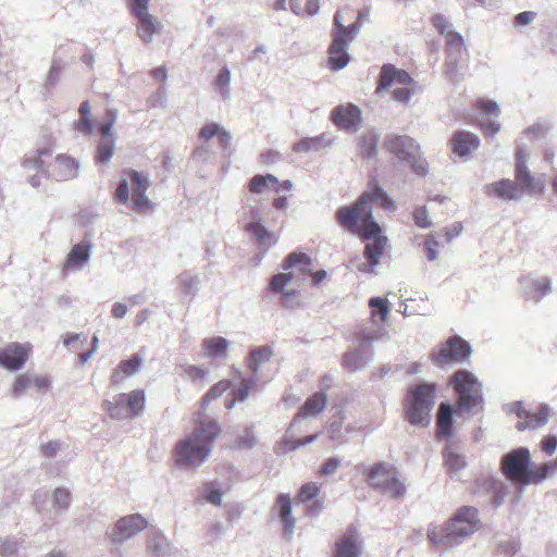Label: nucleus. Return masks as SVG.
Instances as JSON below:
<instances>
[{"mask_svg": "<svg viewBox=\"0 0 557 557\" xmlns=\"http://www.w3.org/2000/svg\"><path fill=\"white\" fill-rule=\"evenodd\" d=\"M313 414V397L307 398L305 405L301 410L294 418L287 434L284 440L278 443L277 450L281 454H286L301 445H305L311 442L312 437L310 435L305 436L304 438L294 440V433L300 428L301 420Z\"/></svg>", "mask_w": 557, "mask_h": 557, "instance_id": "16", "label": "nucleus"}, {"mask_svg": "<svg viewBox=\"0 0 557 557\" xmlns=\"http://www.w3.org/2000/svg\"><path fill=\"white\" fill-rule=\"evenodd\" d=\"M441 246V243L436 239V236L434 234H430L426 236L423 248L426 256V259L429 261H434L438 257V248Z\"/></svg>", "mask_w": 557, "mask_h": 557, "instance_id": "49", "label": "nucleus"}, {"mask_svg": "<svg viewBox=\"0 0 557 557\" xmlns=\"http://www.w3.org/2000/svg\"><path fill=\"white\" fill-rule=\"evenodd\" d=\"M458 399L460 410L470 411L483 401L481 384L478 379L467 370H458L450 380Z\"/></svg>", "mask_w": 557, "mask_h": 557, "instance_id": "12", "label": "nucleus"}, {"mask_svg": "<svg viewBox=\"0 0 557 557\" xmlns=\"http://www.w3.org/2000/svg\"><path fill=\"white\" fill-rule=\"evenodd\" d=\"M255 383L250 379H244L240 385L232 392V399H227L225 407L232 409L236 401H243L247 398L249 391L253 387Z\"/></svg>", "mask_w": 557, "mask_h": 557, "instance_id": "40", "label": "nucleus"}, {"mask_svg": "<svg viewBox=\"0 0 557 557\" xmlns=\"http://www.w3.org/2000/svg\"><path fill=\"white\" fill-rule=\"evenodd\" d=\"M207 494L205 498L208 503L220 506L222 504V493L219 488H214V483L210 482L205 485Z\"/></svg>", "mask_w": 557, "mask_h": 557, "instance_id": "54", "label": "nucleus"}, {"mask_svg": "<svg viewBox=\"0 0 557 557\" xmlns=\"http://www.w3.org/2000/svg\"><path fill=\"white\" fill-rule=\"evenodd\" d=\"M245 231L250 235L253 242L262 250H268L276 243L275 235L268 231L260 222H250L245 226Z\"/></svg>", "mask_w": 557, "mask_h": 557, "instance_id": "29", "label": "nucleus"}, {"mask_svg": "<svg viewBox=\"0 0 557 557\" xmlns=\"http://www.w3.org/2000/svg\"><path fill=\"white\" fill-rule=\"evenodd\" d=\"M444 466L449 473H456L467 466L465 457L453 449L451 446H447L443 451Z\"/></svg>", "mask_w": 557, "mask_h": 557, "instance_id": "39", "label": "nucleus"}, {"mask_svg": "<svg viewBox=\"0 0 557 557\" xmlns=\"http://www.w3.org/2000/svg\"><path fill=\"white\" fill-rule=\"evenodd\" d=\"M362 16V12H355L348 5L336 12L334 16L336 30L329 47L327 58V66L332 71H338L348 64L350 58L347 48L361 27Z\"/></svg>", "mask_w": 557, "mask_h": 557, "instance_id": "3", "label": "nucleus"}, {"mask_svg": "<svg viewBox=\"0 0 557 557\" xmlns=\"http://www.w3.org/2000/svg\"><path fill=\"white\" fill-rule=\"evenodd\" d=\"M221 128L222 127L218 123L206 124L199 132V138L202 140H209L212 137L218 136Z\"/></svg>", "mask_w": 557, "mask_h": 557, "instance_id": "56", "label": "nucleus"}, {"mask_svg": "<svg viewBox=\"0 0 557 557\" xmlns=\"http://www.w3.org/2000/svg\"><path fill=\"white\" fill-rule=\"evenodd\" d=\"M481 528L478 509L471 506H462L447 521L444 527V536L447 539L467 537Z\"/></svg>", "mask_w": 557, "mask_h": 557, "instance_id": "13", "label": "nucleus"}, {"mask_svg": "<svg viewBox=\"0 0 557 557\" xmlns=\"http://www.w3.org/2000/svg\"><path fill=\"white\" fill-rule=\"evenodd\" d=\"M273 351L269 347H260L249 355V368L252 372H257L259 368L271 359Z\"/></svg>", "mask_w": 557, "mask_h": 557, "instance_id": "41", "label": "nucleus"}, {"mask_svg": "<svg viewBox=\"0 0 557 557\" xmlns=\"http://www.w3.org/2000/svg\"><path fill=\"white\" fill-rule=\"evenodd\" d=\"M149 186V180L144 173L125 169L122 171V178L115 189L114 198L120 203L128 205L134 212L146 214L154 207L146 196Z\"/></svg>", "mask_w": 557, "mask_h": 557, "instance_id": "7", "label": "nucleus"}, {"mask_svg": "<svg viewBox=\"0 0 557 557\" xmlns=\"http://www.w3.org/2000/svg\"><path fill=\"white\" fill-rule=\"evenodd\" d=\"M132 1V12L133 14L139 15L144 13H148V4L151 0H131Z\"/></svg>", "mask_w": 557, "mask_h": 557, "instance_id": "62", "label": "nucleus"}, {"mask_svg": "<svg viewBox=\"0 0 557 557\" xmlns=\"http://www.w3.org/2000/svg\"><path fill=\"white\" fill-rule=\"evenodd\" d=\"M471 352L470 345L458 336L450 337L441 346L432 360L438 367L465 361Z\"/></svg>", "mask_w": 557, "mask_h": 557, "instance_id": "14", "label": "nucleus"}, {"mask_svg": "<svg viewBox=\"0 0 557 557\" xmlns=\"http://www.w3.org/2000/svg\"><path fill=\"white\" fill-rule=\"evenodd\" d=\"M453 409L448 404L442 403L437 411L436 433L438 437L450 438L453 436Z\"/></svg>", "mask_w": 557, "mask_h": 557, "instance_id": "34", "label": "nucleus"}, {"mask_svg": "<svg viewBox=\"0 0 557 557\" xmlns=\"http://www.w3.org/2000/svg\"><path fill=\"white\" fill-rule=\"evenodd\" d=\"M50 385L51 382L47 375L27 372L14 379L11 393L14 397H20L29 389H35L37 393H45L50 388Z\"/></svg>", "mask_w": 557, "mask_h": 557, "instance_id": "21", "label": "nucleus"}, {"mask_svg": "<svg viewBox=\"0 0 557 557\" xmlns=\"http://www.w3.org/2000/svg\"><path fill=\"white\" fill-rule=\"evenodd\" d=\"M230 387H231V382L228 380H221V381L216 382L202 396L201 404L203 406H207L212 400L221 397Z\"/></svg>", "mask_w": 557, "mask_h": 557, "instance_id": "43", "label": "nucleus"}, {"mask_svg": "<svg viewBox=\"0 0 557 557\" xmlns=\"http://www.w3.org/2000/svg\"><path fill=\"white\" fill-rule=\"evenodd\" d=\"M367 482L371 487L394 498H401L406 494V486L398 479L396 468L385 462L375 463L369 469Z\"/></svg>", "mask_w": 557, "mask_h": 557, "instance_id": "11", "label": "nucleus"}, {"mask_svg": "<svg viewBox=\"0 0 557 557\" xmlns=\"http://www.w3.org/2000/svg\"><path fill=\"white\" fill-rule=\"evenodd\" d=\"M550 292V282L543 277L541 280L532 282L529 290V298L539 301L545 295Z\"/></svg>", "mask_w": 557, "mask_h": 557, "instance_id": "45", "label": "nucleus"}, {"mask_svg": "<svg viewBox=\"0 0 557 557\" xmlns=\"http://www.w3.org/2000/svg\"><path fill=\"white\" fill-rule=\"evenodd\" d=\"M53 498L57 505L61 508H67L71 504V493L69 490L63 487L55 488L53 493Z\"/></svg>", "mask_w": 557, "mask_h": 557, "instance_id": "55", "label": "nucleus"}, {"mask_svg": "<svg viewBox=\"0 0 557 557\" xmlns=\"http://www.w3.org/2000/svg\"><path fill=\"white\" fill-rule=\"evenodd\" d=\"M366 363L364 357L358 351L347 352L343 356V367L349 371H356Z\"/></svg>", "mask_w": 557, "mask_h": 557, "instance_id": "48", "label": "nucleus"}, {"mask_svg": "<svg viewBox=\"0 0 557 557\" xmlns=\"http://www.w3.org/2000/svg\"><path fill=\"white\" fill-rule=\"evenodd\" d=\"M414 224L421 228H429L432 226V221L425 207H417L412 212Z\"/></svg>", "mask_w": 557, "mask_h": 557, "instance_id": "51", "label": "nucleus"}, {"mask_svg": "<svg viewBox=\"0 0 557 557\" xmlns=\"http://www.w3.org/2000/svg\"><path fill=\"white\" fill-rule=\"evenodd\" d=\"M121 397L126 401L128 418H134L144 411L146 395L144 389H134L129 393H122Z\"/></svg>", "mask_w": 557, "mask_h": 557, "instance_id": "36", "label": "nucleus"}, {"mask_svg": "<svg viewBox=\"0 0 557 557\" xmlns=\"http://www.w3.org/2000/svg\"><path fill=\"white\" fill-rule=\"evenodd\" d=\"M292 506L293 500L287 494H280L273 506V511L278 517L286 535H290L295 529V519L292 517Z\"/></svg>", "mask_w": 557, "mask_h": 557, "instance_id": "27", "label": "nucleus"}, {"mask_svg": "<svg viewBox=\"0 0 557 557\" xmlns=\"http://www.w3.org/2000/svg\"><path fill=\"white\" fill-rule=\"evenodd\" d=\"M26 170L41 172L55 181L74 178L78 173V163L67 154H58L52 158L50 146L39 148L36 153L26 156L22 162Z\"/></svg>", "mask_w": 557, "mask_h": 557, "instance_id": "5", "label": "nucleus"}, {"mask_svg": "<svg viewBox=\"0 0 557 557\" xmlns=\"http://www.w3.org/2000/svg\"><path fill=\"white\" fill-rule=\"evenodd\" d=\"M147 527L148 521L139 513L122 517L115 523V529L111 534V540L114 543H122L145 530Z\"/></svg>", "mask_w": 557, "mask_h": 557, "instance_id": "20", "label": "nucleus"}, {"mask_svg": "<svg viewBox=\"0 0 557 557\" xmlns=\"http://www.w3.org/2000/svg\"><path fill=\"white\" fill-rule=\"evenodd\" d=\"M370 239L373 240L366 245L363 256L367 259L369 265L373 268L380 262V259L387 244V238L379 233L377 235L372 236Z\"/></svg>", "mask_w": 557, "mask_h": 557, "instance_id": "35", "label": "nucleus"}, {"mask_svg": "<svg viewBox=\"0 0 557 557\" xmlns=\"http://www.w3.org/2000/svg\"><path fill=\"white\" fill-rule=\"evenodd\" d=\"M557 448V437L555 435H547L541 441V449L547 454L553 455Z\"/></svg>", "mask_w": 557, "mask_h": 557, "instance_id": "60", "label": "nucleus"}, {"mask_svg": "<svg viewBox=\"0 0 557 557\" xmlns=\"http://www.w3.org/2000/svg\"><path fill=\"white\" fill-rule=\"evenodd\" d=\"M369 306L372 309V319L379 317L380 322H385L389 314L388 301L385 298L374 297L369 300Z\"/></svg>", "mask_w": 557, "mask_h": 557, "instance_id": "42", "label": "nucleus"}, {"mask_svg": "<svg viewBox=\"0 0 557 557\" xmlns=\"http://www.w3.org/2000/svg\"><path fill=\"white\" fill-rule=\"evenodd\" d=\"M512 411L519 418L516 425L519 431L539 429L543 426L549 418V408L546 405H541L535 411H529L521 401H517L512 404Z\"/></svg>", "mask_w": 557, "mask_h": 557, "instance_id": "18", "label": "nucleus"}, {"mask_svg": "<svg viewBox=\"0 0 557 557\" xmlns=\"http://www.w3.org/2000/svg\"><path fill=\"white\" fill-rule=\"evenodd\" d=\"M228 341L222 336H212L202 339L201 347L207 358H224L228 350Z\"/></svg>", "mask_w": 557, "mask_h": 557, "instance_id": "33", "label": "nucleus"}, {"mask_svg": "<svg viewBox=\"0 0 557 557\" xmlns=\"http://www.w3.org/2000/svg\"><path fill=\"white\" fill-rule=\"evenodd\" d=\"M283 272L272 276L270 289L282 295L284 306H290L297 296L296 288L313 276L312 261L309 255L300 251L290 252L284 260Z\"/></svg>", "mask_w": 557, "mask_h": 557, "instance_id": "2", "label": "nucleus"}, {"mask_svg": "<svg viewBox=\"0 0 557 557\" xmlns=\"http://www.w3.org/2000/svg\"><path fill=\"white\" fill-rule=\"evenodd\" d=\"M371 195V203L376 202L379 206L385 210H395L396 206L394 201L388 197V195L379 186H376Z\"/></svg>", "mask_w": 557, "mask_h": 557, "instance_id": "46", "label": "nucleus"}, {"mask_svg": "<svg viewBox=\"0 0 557 557\" xmlns=\"http://www.w3.org/2000/svg\"><path fill=\"white\" fill-rule=\"evenodd\" d=\"M528 448L520 447L505 455L500 468L504 475L518 484H539L557 471V459L541 465H530Z\"/></svg>", "mask_w": 557, "mask_h": 557, "instance_id": "4", "label": "nucleus"}, {"mask_svg": "<svg viewBox=\"0 0 557 557\" xmlns=\"http://www.w3.org/2000/svg\"><path fill=\"white\" fill-rule=\"evenodd\" d=\"M290 8L297 15H312V0H290Z\"/></svg>", "mask_w": 557, "mask_h": 557, "instance_id": "53", "label": "nucleus"}, {"mask_svg": "<svg viewBox=\"0 0 557 557\" xmlns=\"http://www.w3.org/2000/svg\"><path fill=\"white\" fill-rule=\"evenodd\" d=\"M292 506L293 500L287 494H280L273 506V511L278 517L286 535H290L295 529V519L292 517Z\"/></svg>", "mask_w": 557, "mask_h": 557, "instance_id": "26", "label": "nucleus"}, {"mask_svg": "<svg viewBox=\"0 0 557 557\" xmlns=\"http://www.w3.org/2000/svg\"><path fill=\"white\" fill-rule=\"evenodd\" d=\"M339 465H341V462L337 458H330L325 462L322 463V466L320 468V474L324 475V476L331 475V474L335 473V471L337 470Z\"/></svg>", "mask_w": 557, "mask_h": 557, "instance_id": "59", "label": "nucleus"}, {"mask_svg": "<svg viewBox=\"0 0 557 557\" xmlns=\"http://www.w3.org/2000/svg\"><path fill=\"white\" fill-rule=\"evenodd\" d=\"M484 193L491 198L506 201L518 200L522 195V187L515 181L503 178L484 186Z\"/></svg>", "mask_w": 557, "mask_h": 557, "instance_id": "23", "label": "nucleus"}, {"mask_svg": "<svg viewBox=\"0 0 557 557\" xmlns=\"http://www.w3.org/2000/svg\"><path fill=\"white\" fill-rule=\"evenodd\" d=\"M473 109L479 112L480 115L483 116H498L500 110L497 103L491 99L479 98L473 103Z\"/></svg>", "mask_w": 557, "mask_h": 557, "instance_id": "44", "label": "nucleus"}, {"mask_svg": "<svg viewBox=\"0 0 557 557\" xmlns=\"http://www.w3.org/2000/svg\"><path fill=\"white\" fill-rule=\"evenodd\" d=\"M220 434V426L212 420L200 421L194 433L180 441L173 450L175 463L182 468L198 467L209 456L212 443Z\"/></svg>", "mask_w": 557, "mask_h": 557, "instance_id": "1", "label": "nucleus"}, {"mask_svg": "<svg viewBox=\"0 0 557 557\" xmlns=\"http://www.w3.org/2000/svg\"><path fill=\"white\" fill-rule=\"evenodd\" d=\"M230 81H231V73L230 71L225 67L223 70H221V72L219 73L216 79H215V86L220 89V91L222 94H225L226 92V88L230 84Z\"/></svg>", "mask_w": 557, "mask_h": 557, "instance_id": "58", "label": "nucleus"}, {"mask_svg": "<svg viewBox=\"0 0 557 557\" xmlns=\"http://www.w3.org/2000/svg\"><path fill=\"white\" fill-rule=\"evenodd\" d=\"M334 123L344 129H352L361 121V112L354 104L339 106L332 113Z\"/></svg>", "mask_w": 557, "mask_h": 557, "instance_id": "28", "label": "nucleus"}, {"mask_svg": "<svg viewBox=\"0 0 557 557\" xmlns=\"http://www.w3.org/2000/svg\"><path fill=\"white\" fill-rule=\"evenodd\" d=\"M527 158L528 153L523 149L516 151L515 182L522 187V195L524 193L542 194L544 191V182L534 177L528 170Z\"/></svg>", "mask_w": 557, "mask_h": 557, "instance_id": "17", "label": "nucleus"}, {"mask_svg": "<svg viewBox=\"0 0 557 557\" xmlns=\"http://www.w3.org/2000/svg\"><path fill=\"white\" fill-rule=\"evenodd\" d=\"M362 541L357 527L349 525L335 544L334 557H360Z\"/></svg>", "mask_w": 557, "mask_h": 557, "instance_id": "22", "label": "nucleus"}, {"mask_svg": "<svg viewBox=\"0 0 557 557\" xmlns=\"http://www.w3.org/2000/svg\"><path fill=\"white\" fill-rule=\"evenodd\" d=\"M313 497V485L311 483H307L301 486L298 496L295 500L296 506L300 503H307Z\"/></svg>", "mask_w": 557, "mask_h": 557, "instance_id": "57", "label": "nucleus"}, {"mask_svg": "<svg viewBox=\"0 0 557 557\" xmlns=\"http://www.w3.org/2000/svg\"><path fill=\"white\" fill-rule=\"evenodd\" d=\"M90 245L88 243L76 244L66 256L64 270L83 268L90 257Z\"/></svg>", "mask_w": 557, "mask_h": 557, "instance_id": "31", "label": "nucleus"}, {"mask_svg": "<svg viewBox=\"0 0 557 557\" xmlns=\"http://www.w3.org/2000/svg\"><path fill=\"white\" fill-rule=\"evenodd\" d=\"M383 148L401 162L410 164L411 171L419 176H425L429 172V163L421 156L419 143L407 135H387Z\"/></svg>", "mask_w": 557, "mask_h": 557, "instance_id": "9", "label": "nucleus"}, {"mask_svg": "<svg viewBox=\"0 0 557 557\" xmlns=\"http://www.w3.org/2000/svg\"><path fill=\"white\" fill-rule=\"evenodd\" d=\"M141 358L134 355L128 359L122 360L111 375V383L113 385L121 384L126 377L137 373L141 366Z\"/></svg>", "mask_w": 557, "mask_h": 557, "instance_id": "30", "label": "nucleus"}, {"mask_svg": "<svg viewBox=\"0 0 557 557\" xmlns=\"http://www.w3.org/2000/svg\"><path fill=\"white\" fill-rule=\"evenodd\" d=\"M29 343L13 342L0 348V366L9 371L21 370L32 355Z\"/></svg>", "mask_w": 557, "mask_h": 557, "instance_id": "15", "label": "nucleus"}, {"mask_svg": "<svg viewBox=\"0 0 557 557\" xmlns=\"http://www.w3.org/2000/svg\"><path fill=\"white\" fill-rule=\"evenodd\" d=\"M535 16L534 12L524 11L516 15L515 21L519 25H527L533 21Z\"/></svg>", "mask_w": 557, "mask_h": 557, "instance_id": "64", "label": "nucleus"}, {"mask_svg": "<svg viewBox=\"0 0 557 557\" xmlns=\"http://www.w3.org/2000/svg\"><path fill=\"white\" fill-rule=\"evenodd\" d=\"M484 136L492 137L497 134L500 129V125L496 122L482 123L480 125Z\"/></svg>", "mask_w": 557, "mask_h": 557, "instance_id": "63", "label": "nucleus"}, {"mask_svg": "<svg viewBox=\"0 0 557 557\" xmlns=\"http://www.w3.org/2000/svg\"><path fill=\"white\" fill-rule=\"evenodd\" d=\"M102 409L112 419L122 420L128 418L126 401L121 397V394L116 395L113 400H104Z\"/></svg>", "mask_w": 557, "mask_h": 557, "instance_id": "38", "label": "nucleus"}, {"mask_svg": "<svg viewBox=\"0 0 557 557\" xmlns=\"http://www.w3.org/2000/svg\"><path fill=\"white\" fill-rule=\"evenodd\" d=\"M431 22L436 30L444 37L447 36V33H453L451 24L447 17L442 14H435L432 16Z\"/></svg>", "mask_w": 557, "mask_h": 557, "instance_id": "52", "label": "nucleus"}, {"mask_svg": "<svg viewBox=\"0 0 557 557\" xmlns=\"http://www.w3.org/2000/svg\"><path fill=\"white\" fill-rule=\"evenodd\" d=\"M137 18V35L140 39L148 44L152 40V37L156 33L161 29L160 22L157 21L149 13H144L135 16Z\"/></svg>", "mask_w": 557, "mask_h": 557, "instance_id": "32", "label": "nucleus"}, {"mask_svg": "<svg viewBox=\"0 0 557 557\" xmlns=\"http://www.w3.org/2000/svg\"><path fill=\"white\" fill-rule=\"evenodd\" d=\"M449 146L459 158L469 157L480 146V138L468 131H457L449 139Z\"/></svg>", "mask_w": 557, "mask_h": 557, "instance_id": "25", "label": "nucleus"}, {"mask_svg": "<svg viewBox=\"0 0 557 557\" xmlns=\"http://www.w3.org/2000/svg\"><path fill=\"white\" fill-rule=\"evenodd\" d=\"M435 394L436 385L434 383H420L411 386L404 399L405 419L412 425H428Z\"/></svg>", "mask_w": 557, "mask_h": 557, "instance_id": "8", "label": "nucleus"}, {"mask_svg": "<svg viewBox=\"0 0 557 557\" xmlns=\"http://www.w3.org/2000/svg\"><path fill=\"white\" fill-rule=\"evenodd\" d=\"M116 120V112L114 110L109 109L107 111V117L103 123L99 126V132L102 136L98 146L96 153V162L98 163H107L110 161L114 153V138L112 136V126Z\"/></svg>", "mask_w": 557, "mask_h": 557, "instance_id": "19", "label": "nucleus"}, {"mask_svg": "<svg viewBox=\"0 0 557 557\" xmlns=\"http://www.w3.org/2000/svg\"><path fill=\"white\" fill-rule=\"evenodd\" d=\"M292 186L293 185L290 181L286 180L280 182L272 174H257L252 176L247 184V188L251 194H261L269 189L275 191L276 194H280L283 190H290Z\"/></svg>", "mask_w": 557, "mask_h": 557, "instance_id": "24", "label": "nucleus"}, {"mask_svg": "<svg viewBox=\"0 0 557 557\" xmlns=\"http://www.w3.org/2000/svg\"><path fill=\"white\" fill-rule=\"evenodd\" d=\"M336 218L343 227L363 239H370L382 232L380 225L372 220L371 195L367 191L354 205L339 208Z\"/></svg>", "mask_w": 557, "mask_h": 557, "instance_id": "6", "label": "nucleus"}, {"mask_svg": "<svg viewBox=\"0 0 557 557\" xmlns=\"http://www.w3.org/2000/svg\"><path fill=\"white\" fill-rule=\"evenodd\" d=\"M359 150L360 154L366 159L374 157L376 153V139L372 136L362 137L359 143Z\"/></svg>", "mask_w": 557, "mask_h": 557, "instance_id": "50", "label": "nucleus"}, {"mask_svg": "<svg viewBox=\"0 0 557 557\" xmlns=\"http://www.w3.org/2000/svg\"><path fill=\"white\" fill-rule=\"evenodd\" d=\"M446 39V50L448 52H454L461 54L465 49L463 38L457 32L447 33Z\"/></svg>", "mask_w": 557, "mask_h": 557, "instance_id": "47", "label": "nucleus"}, {"mask_svg": "<svg viewBox=\"0 0 557 557\" xmlns=\"http://www.w3.org/2000/svg\"><path fill=\"white\" fill-rule=\"evenodd\" d=\"M414 85L416 83L408 72L387 63L381 67L375 94L380 95L383 90L395 87L392 91L393 99L407 103L416 91Z\"/></svg>", "mask_w": 557, "mask_h": 557, "instance_id": "10", "label": "nucleus"}, {"mask_svg": "<svg viewBox=\"0 0 557 557\" xmlns=\"http://www.w3.org/2000/svg\"><path fill=\"white\" fill-rule=\"evenodd\" d=\"M181 374L194 385L202 388L208 381L209 371L197 364H185L182 367Z\"/></svg>", "mask_w": 557, "mask_h": 557, "instance_id": "37", "label": "nucleus"}, {"mask_svg": "<svg viewBox=\"0 0 557 557\" xmlns=\"http://www.w3.org/2000/svg\"><path fill=\"white\" fill-rule=\"evenodd\" d=\"M60 447L61 444L59 441H50L46 444H42L40 450L46 457H53L59 451Z\"/></svg>", "mask_w": 557, "mask_h": 557, "instance_id": "61", "label": "nucleus"}]
</instances>
